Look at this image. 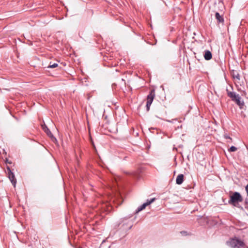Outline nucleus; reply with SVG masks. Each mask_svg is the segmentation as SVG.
<instances>
[{"instance_id":"f257e3e1","label":"nucleus","mask_w":248,"mask_h":248,"mask_svg":"<svg viewBox=\"0 0 248 248\" xmlns=\"http://www.w3.org/2000/svg\"><path fill=\"white\" fill-rule=\"evenodd\" d=\"M243 201V197L241 194L238 192H234L230 196V199L228 201V203L238 208L243 209L241 206H239V202H242Z\"/></svg>"},{"instance_id":"f03ea898","label":"nucleus","mask_w":248,"mask_h":248,"mask_svg":"<svg viewBox=\"0 0 248 248\" xmlns=\"http://www.w3.org/2000/svg\"><path fill=\"white\" fill-rule=\"evenodd\" d=\"M227 243L232 248H240L245 246V243L243 241L236 238L230 239Z\"/></svg>"},{"instance_id":"7ed1b4c3","label":"nucleus","mask_w":248,"mask_h":248,"mask_svg":"<svg viewBox=\"0 0 248 248\" xmlns=\"http://www.w3.org/2000/svg\"><path fill=\"white\" fill-rule=\"evenodd\" d=\"M155 97V90H152L149 94L147 96V102H146V109L147 111H149L150 109V106L153 101Z\"/></svg>"},{"instance_id":"20e7f679","label":"nucleus","mask_w":248,"mask_h":248,"mask_svg":"<svg viewBox=\"0 0 248 248\" xmlns=\"http://www.w3.org/2000/svg\"><path fill=\"white\" fill-rule=\"evenodd\" d=\"M6 169L7 170L8 178L14 186H15L16 183V180L15 178V175L9 166H7Z\"/></svg>"},{"instance_id":"39448f33","label":"nucleus","mask_w":248,"mask_h":248,"mask_svg":"<svg viewBox=\"0 0 248 248\" xmlns=\"http://www.w3.org/2000/svg\"><path fill=\"white\" fill-rule=\"evenodd\" d=\"M41 126L44 131L46 134V135L48 137H49L51 138V140L53 141L54 142L55 141H57L56 138L53 136L49 129L47 127V126L45 123L43 124H42Z\"/></svg>"},{"instance_id":"423d86ee","label":"nucleus","mask_w":248,"mask_h":248,"mask_svg":"<svg viewBox=\"0 0 248 248\" xmlns=\"http://www.w3.org/2000/svg\"><path fill=\"white\" fill-rule=\"evenodd\" d=\"M215 17L218 23H223L224 22V18L221 15L219 14V13H216Z\"/></svg>"},{"instance_id":"0eeeda50","label":"nucleus","mask_w":248,"mask_h":248,"mask_svg":"<svg viewBox=\"0 0 248 248\" xmlns=\"http://www.w3.org/2000/svg\"><path fill=\"white\" fill-rule=\"evenodd\" d=\"M184 175L182 174H179L176 178V183L178 185H181L184 181Z\"/></svg>"},{"instance_id":"6e6552de","label":"nucleus","mask_w":248,"mask_h":248,"mask_svg":"<svg viewBox=\"0 0 248 248\" xmlns=\"http://www.w3.org/2000/svg\"><path fill=\"white\" fill-rule=\"evenodd\" d=\"M204 58L206 60H210L212 58V54L209 50H205L204 51Z\"/></svg>"},{"instance_id":"1a4fd4ad","label":"nucleus","mask_w":248,"mask_h":248,"mask_svg":"<svg viewBox=\"0 0 248 248\" xmlns=\"http://www.w3.org/2000/svg\"><path fill=\"white\" fill-rule=\"evenodd\" d=\"M234 102L240 107L241 108H242L244 105V101L241 100L240 96H237V99H235Z\"/></svg>"},{"instance_id":"9d476101","label":"nucleus","mask_w":248,"mask_h":248,"mask_svg":"<svg viewBox=\"0 0 248 248\" xmlns=\"http://www.w3.org/2000/svg\"><path fill=\"white\" fill-rule=\"evenodd\" d=\"M146 206H147V204H146L145 203H144L143 204H142L141 205L138 207V208L137 209V210L135 211V214H138L140 211L144 209Z\"/></svg>"},{"instance_id":"9b49d317","label":"nucleus","mask_w":248,"mask_h":248,"mask_svg":"<svg viewBox=\"0 0 248 248\" xmlns=\"http://www.w3.org/2000/svg\"><path fill=\"white\" fill-rule=\"evenodd\" d=\"M227 92L228 96L230 97L232 100L233 98V97H236V93L229 91L228 90H227Z\"/></svg>"},{"instance_id":"f8f14e48","label":"nucleus","mask_w":248,"mask_h":248,"mask_svg":"<svg viewBox=\"0 0 248 248\" xmlns=\"http://www.w3.org/2000/svg\"><path fill=\"white\" fill-rule=\"evenodd\" d=\"M58 64L57 63H52L50 62L49 65L47 66L48 68H54L58 67Z\"/></svg>"},{"instance_id":"ddd939ff","label":"nucleus","mask_w":248,"mask_h":248,"mask_svg":"<svg viewBox=\"0 0 248 248\" xmlns=\"http://www.w3.org/2000/svg\"><path fill=\"white\" fill-rule=\"evenodd\" d=\"M155 200V198H153L150 200H147V202H145V203L146 204H147V206H148V205H150L151 203H152V202H153Z\"/></svg>"},{"instance_id":"4468645a","label":"nucleus","mask_w":248,"mask_h":248,"mask_svg":"<svg viewBox=\"0 0 248 248\" xmlns=\"http://www.w3.org/2000/svg\"><path fill=\"white\" fill-rule=\"evenodd\" d=\"M237 150V148L235 146H232L229 149L228 151L230 152H235Z\"/></svg>"},{"instance_id":"2eb2a0df","label":"nucleus","mask_w":248,"mask_h":248,"mask_svg":"<svg viewBox=\"0 0 248 248\" xmlns=\"http://www.w3.org/2000/svg\"><path fill=\"white\" fill-rule=\"evenodd\" d=\"M224 138H225L226 139H228V140H232V139L226 133H225L224 135Z\"/></svg>"},{"instance_id":"dca6fc26","label":"nucleus","mask_w":248,"mask_h":248,"mask_svg":"<svg viewBox=\"0 0 248 248\" xmlns=\"http://www.w3.org/2000/svg\"><path fill=\"white\" fill-rule=\"evenodd\" d=\"M180 233L182 234V235H184V236H186L188 234L187 232L186 231H181L180 232Z\"/></svg>"},{"instance_id":"f3484780","label":"nucleus","mask_w":248,"mask_h":248,"mask_svg":"<svg viewBox=\"0 0 248 248\" xmlns=\"http://www.w3.org/2000/svg\"><path fill=\"white\" fill-rule=\"evenodd\" d=\"M245 203L248 205L245 208L248 210V199L247 198L245 200Z\"/></svg>"},{"instance_id":"a211bd4d","label":"nucleus","mask_w":248,"mask_h":248,"mask_svg":"<svg viewBox=\"0 0 248 248\" xmlns=\"http://www.w3.org/2000/svg\"><path fill=\"white\" fill-rule=\"evenodd\" d=\"M237 96H240V95L238 94H236V97H233L232 100L234 102L235 101V99H237Z\"/></svg>"},{"instance_id":"6ab92c4d","label":"nucleus","mask_w":248,"mask_h":248,"mask_svg":"<svg viewBox=\"0 0 248 248\" xmlns=\"http://www.w3.org/2000/svg\"><path fill=\"white\" fill-rule=\"evenodd\" d=\"M234 78H237V79L239 80L240 79V75L239 74H237L235 76V77H234Z\"/></svg>"},{"instance_id":"aec40b11","label":"nucleus","mask_w":248,"mask_h":248,"mask_svg":"<svg viewBox=\"0 0 248 248\" xmlns=\"http://www.w3.org/2000/svg\"><path fill=\"white\" fill-rule=\"evenodd\" d=\"M245 189L247 192V195L248 196V184L245 187Z\"/></svg>"},{"instance_id":"412c9836","label":"nucleus","mask_w":248,"mask_h":248,"mask_svg":"<svg viewBox=\"0 0 248 248\" xmlns=\"http://www.w3.org/2000/svg\"><path fill=\"white\" fill-rule=\"evenodd\" d=\"M132 227V225L131 224L129 227H128V229H130L131 228V227Z\"/></svg>"},{"instance_id":"4be33fe9","label":"nucleus","mask_w":248,"mask_h":248,"mask_svg":"<svg viewBox=\"0 0 248 248\" xmlns=\"http://www.w3.org/2000/svg\"><path fill=\"white\" fill-rule=\"evenodd\" d=\"M227 142H232V140H229Z\"/></svg>"}]
</instances>
